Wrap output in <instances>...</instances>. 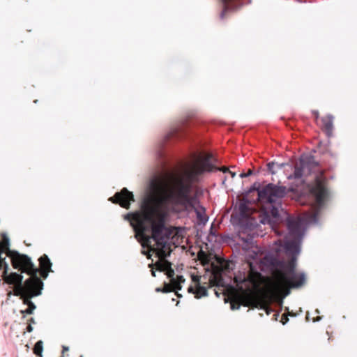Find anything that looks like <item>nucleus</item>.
<instances>
[{
	"mask_svg": "<svg viewBox=\"0 0 357 357\" xmlns=\"http://www.w3.org/2000/svg\"><path fill=\"white\" fill-rule=\"evenodd\" d=\"M151 275L153 276V277H155V272L154 271H151Z\"/></svg>",
	"mask_w": 357,
	"mask_h": 357,
	"instance_id": "nucleus-31",
	"label": "nucleus"
},
{
	"mask_svg": "<svg viewBox=\"0 0 357 357\" xmlns=\"http://www.w3.org/2000/svg\"><path fill=\"white\" fill-rule=\"evenodd\" d=\"M213 161V156L211 153H207L204 156L199 157L193 164L185 166L182 169L181 174L174 176L172 178L170 187L162 181H153L151 183V188L153 194L158 195L157 190L159 186L163 187L165 191L170 192L174 189V185L176 181H180L183 184L188 185L189 187L188 195L192 199V206L190 207L188 211L195 208L196 199L191 195V191L192 184L197 181L198 176L206 172H210L215 169H219L224 173L229 172V169L226 167H222L220 169L216 168L212 164Z\"/></svg>",
	"mask_w": 357,
	"mask_h": 357,
	"instance_id": "nucleus-5",
	"label": "nucleus"
},
{
	"mask_svg": "<svg viewBox=\"0 0 357 357\" xmlns=\"http://www.w3.org/2000/svg\"><path fill=\"white\" fill-rule=\"evenodd\" d=\"M162 288H160V287H158V288L155 289V291L157 292H162Z\"/></svg>",
	"mask_w": 357,
	"mask_h": 357,
	"instance_id": "nucleus-28",
	"label": "nucleus"
},
{
	"mask_svg": "<svg viewBox=\"0 0 357 357\" xmlns=\"http://www.w3.org/2000/svg\"><path fill=\"white\" fill-rule=\"evenodd\" d=\"M33 328L32 327V326L30 324H29L26 327V331L29 333H31L33 331Z\"/></svg>",
	"mask_w": 357,
	"mask_h": 357,
	"instance_id": "nucleus-24",
	"label": "nucleus"
},
{
	"mask_svg": "<svg viewBox=\"0 0 357 357\" xmlns=\"http://www.w3.org/2000/svg\"><path fill=\"white\" fill-rule=\"evenodd\" d=\"M40 269H38V273L40 272V276L43 279H46L48 276L50 272H52V263L48 257V256L45 254L43 255L38 259Z\"/></svg>",
	"mask_w": 357,
	"mask_h": 357,
	"instance_id": "nucleus-10",
	"label": "nucleus"
},
{
	"mask_svg": "<svg viewBox=\"0 0 357 357\" xmlns=\"http://www.w3.org/2000/svg\"><path fill=\"white\" fill-rule=\"evenodd\" d=\"M224 17V13H222L221 17L222 18Z\"/></svg>",
	"mask_w": 357,
	"mask_h": 357,
	"instance_id": "nucleus-33",
	"label": "nucleus"
},
{
	"mask_svg": "<svg viewBox=\"0 0 357 357\" xmlns=\"http://www.w3.org/2000/svg\"><path fill=\"white\" fill-rule=\"evenodd\" d=\"M333 121L334 116L331 114H327L321 118L320 128L328 137L333 135Z\"/></svg>",
	"mask_w": 357,
	"mask_h": 357,
	"instance_id": "nucleus-12",
	"label": "nucleus"
},
{
	"mask_svg": "<svg viewBox=\"0 0 357 357\" xmlns=\"http://www.w3.org/2000/svg\"><path fill=\"white\" fill-rule=\"evenodd\" d=\"M238 210L241 216L244 218H249L254 212L255 209L252 207L251 201L248 199H243L239 203Z\"/></svg>",
	"mask_w": 357,
	"mask_h": 357,
	"instance_id": "nucleus-13",
	"label": "nucleus"
},
{
	"mask_svg": "<svg viewBox=\"0 0 357 357\" xmlns=\"http://www.w3.org/2000/svg\"><path fill=\"white\" fill-rule=\"evenodd\" d=\"M251 174H252V169H249L248 171V172H246V173H241V174H240V176L241 178H245V177H247V176H250Z\"/></svg>",
	"mask_w": 357,
	"mask_h": 357,
	"instance_id": "nucleus-21",
	"label": "nucleus"
},
{
	"mask_svg": "<svg viewBox=\"0 0 357 357\" xmlns=\"http://www.w3.org/2000/svg\"><path fill=\"white\" fill-rule=\"evenodd\" d=\"M289 319H288V315L286 314H283L281 317V320L280 321L282 322V324H285L287 321H288Z\"/></svg>",
	"mask_w": 357,
	"mask_h": 357,
	"instance_id": "nucleus-20",
	"label": "nucleus"
},
{
	"mask_svg": "<svg viewBox=\"0 0 357 357\" xmlns=\"http://www.w3.org/2000/svg\"><path fill=\"white\" fill-rule=\"evenodd\" d=\"M218 262L220 264V267L222 271H229V270L232 269V267H231V264H232L231 261L218 259Z\"/></svg>",
	"mask_w": 357,
	"mask_h": 357,
	"instance_id": "nucleus-16",
	"label": "nucleus"
},
{
	"mask_svg": "<svg viewBox=\"0 0 357 357\" xmlns=\"http://www.w3.org/2000/svg\"><path fill=\"white\" fill-rule=\"evenodd\" d=\"M320 319H321V317H318L317 319H314V321H319Z\"/></svg>",
	"mask_w": 357,
	"mask_h": 357,
	"instance_id": "nucleus-32",
	"label": "nucleus"
},
{
	"mask_svg": "<svg viewBox=\"0 0 357 357\" xmlns=\"http://www.w3.org/2000/svg\"><path fill=\"white\" fill-rule=\"evenodd\" d=\"M68 350V348L67 347H65V346L63 347V353Z\"/></svg>",
	"mask_w": 357,
	"mask_h": 357,
	"instance_id": "nucleus-30",
	"label": "nucleus"
},
{
	"mask_svg": "<svg viewBox=\"0 0 357 357\" xmlns=\"http://www.w3.org/2000/svg\"><path fill=\"white\" fill-rule=\"evenodd\" d=\"M31 266L20 264V266L14 268L18 269L21 273H25L30 275L24 282L23 276L15 272L8 273V264L5 262L3 264V271L2 278L6 283L13 285V295L19 296L24 305H27V308L20 310L22 317L26 314H33L36 309V305L31 301V298L40 296L43 288V282L38 276V268L31 261Z\"/></svg>",
	"mask_w": 357,
	"mask_h": 357,
	"instance_id": "nucleus-3",
	"label": "nucleus"
},
{
	"mask_svg": "<svg viewBox=\"0 0 357 357\" xmlns=\"http://www.w3.org/2000/svg\"><path fill=\"white\" fill-rule=\"evenodd\" d=\"M289 315L293 316V313H289Z\"/></svg>",
	"mask_w": 357,
	"mask_h": 357,
	"instance_id": "nucleus-34",
	"label": "nucleus"
},
{
	"mask_svg": "<svg viewBox=\"0 0 357 357\" xmlns=\"http://www.w3.org/2000/svg\"><path fill=\"white\" fill-rule=\"evenodd\" d=\"M192 280L195 282V288L192 286L189 287L188 289V292L194 294L196 298L206 296L208 294L207 289L205 287L200 285L199 278L198 276L193 275L192 277Z\"/></svg>",
	"mask_w": 357,
	"mask_h": 357,
	"instance_id": "nucleus-11",
	"label": "nucleus"
},
{
	"mask_svg": "<svg viewBox=\"0 0 357 357\" xmlns=\"http://www.w3.org/2000/svg\"><path fill=\"white\" fill-rule=\"evenodd\" d=\"M310 192L314 197V202L311 206L310 211L306 213V220L315 223L318 221L321 208L328 194L322 175L316 176L314 183L310 186Z\"/></svg>",
	"mask_w": 357,
	"mask_h": 357,
	"instance_id": "nucleus-7",
	"label": "nucleus"
},
{
	"mask_svg": "<svg viewBox=\"0 0 357 357\" xmlns=\"http://www.w3.org/2000/svg\"><path fill=\"white\" fill-rule=\"evenodd\" d=\"M286 225L288 234L283 240H278V243L292 257L288 261L277 262V267L272 273L273 280L270 282L268 288L273 293L286 291L287 295L289 289L302 287L305 283L306 278L303 273L296 271V255L299 253V246L303 236V221L300 218L288 217Z\"/></svg>",
	"mask_w": 357,
	"mask_h": 357,
	"instance_id": "nucleus-2",
	"label": "nucleus"
},
{
	"mask_svg": "<svg viewBox=\"0 0 357 357\" xmlns=\"http://www.w3.org/2000/svg\"><path fill=\"white\" fill-rule=\"evenodd\" d=\"M165 273L167 276L170 278V282L173 284V285H174V287L177 289H181V283L185 282L184 278L182 275H178L176 278H174V277L175 273L172 266L169 267L167 271H165Z\"/></svg>",
	"mask_w": 357,
	"mask_h": 357,
	"instance_id": "nucleus-14",
	"label": "nucleus"
},
{
	"mask_svg": "<svg viewBox=\"0 0 357 357\" xmlns=\"http://www.w3.org/2000/svg\"><path fill=\"white\" fill-rule=\"evenodd\" d=\"M30 324L31 325L33 324H36V321H35V319L34 318L31 317L30 318L29 320H28V324Z\"/></svg>",
	"mask_w": 357,
	"mask_h": 357,
	"instance_id": "nucleus-25",
	"label": "nucleus"
},
{
	"mask_svg": "<svg viewBox=\"0 0 357 357\" xmlns=\"http://www.w3.org/2000/svg\"><path fill=\"white\" fill-rule=\"evenodd\" d=\"M181 128H176V129L174 131V135H178V132H179V131H180V130H181Z\"/></svg>",
	"mask_w": 357,
	"mask_h": 357,
	"instance_id": "nucleus-26",
	"label": "nucleus"
},
{
	"mask_svg": "<svg viewBox=\"0 0 357 357\" xmlns=\"http://www.w3.org/2000/svg\"><path fill=\"white\" fill-rule=\"evenodd\" d=\"M238 303V299L237 301H234L231 303V307L232 310L236 309L237 303Z\"/></svg>",
	"mask_w": 357,
	"mask_h": 357,
	"instance_id": "nucleus-22",
	"label": "nucleus"
},
{
	"mask_svg": "<svg viewBox=\"0 0 357 357\" xmlns=\"http://www.w3.org/2000/svg\"><path fill=\"white\" fill-rule=\"evenodd\" d=\"M312 164L307 157H302L296 162L294 166V175L289 176V178H301L306 176L311 172Z\"/></svg>",
	"mask_w": 357,
	"mask_h": 357,
	"instance_id": "nucleus-9",
	"label": "nucleus"
},
{
	"mask_svg": "<svg viewBox=\"0 0 357 357\" xmlns=\"http://www.w3.org/2000/svg\"><path fill=\"white\" fill-rule=\"evenodd\" d=\"M61 357H63V356H61Z\"/></svg>",
	"mask_w": 357,
	"mask_h": 357,
	"instance_id": "nucleus-36",
	"label": "nucleus"
},
{
	"mask_svg": "<svg viewBox=\"0 0 357 357\" xmlns=\"http://www.w3.org/2000/svg\"><path fill=\"white\" fill-rule=\"evenodd\" d=\"M243 271H238L234 277V282L243 294L238 297L236 309L241 305L249 307L251 309L260 308L266 310L269 314L271 310L268 306V301L264 295H260L253 290H258L264 282V276L257 271L250 261L245 264Z\"/></svg>",
	"mask_w": 357,
	"mask_h": 357,
	"instance_id": "nucleus-4",
	"label": "nucleus"
},
{
	"mask_svg": "<svg viewBox=\"0 0 357 357\" xmlns=\"http://www.w3.org/2000/svg\"><path fill=\"white\" fill-rule=\"evenodd\" d=\"M255 192L257 205L261 208L259 222L271 225L272 219L279 215L280 199L285 195L286 188L269 183Z\"/></svg>",
	"mask_w": 357,
	"mask_h": 357,
	"instance_id": "nucleus-6",
	"label": "nucleus"
},
{
	"mask_svg": "<svg viewBox=\"0 0 357 357\" xmlns=\"http://www.w3.org/2000/svg\"><path fill=\"white\" fill-rule=\"evenodd\" d=\"M275 165V163L274 162H269L268 163L267 165V167H268V170L272 173V174H275V171H274V166Z\"/></svg>",
	"mask_w": 357,
	"mask_h": 357,
	"instance_id": "nucleus-19",
	"label": "nucleus"
},
{
	"mask_svg": "<svg viewBox=\"0 0 357 357\" xmlns=\"http://www.w3.org/2000/svg\"><path fill=\"white\" fill-rule=\"evenodd\" d=\"M43 342L42 340H38L34 345L33 349V353L39 356L43 357Z\"/></svg>",
	"mask_w": 357,
	"mask_h": 357,
	"instance_id": "nucleus-17",
	"label": "nucleus"
},
{
	"mask_svg": "<svg viewBox=\"0 0 357 357\" xmlns=\"http://www.w3.org/2000/svg\"><path fill=\"white\" fill-rule=\"evenodd\" d=\"M228 172L231 174V176L232 178H234V177L236 176V173H235V172H231V171H229V172Z\"/></svg>",
	"mask_w": 357,
	"mask_h": 357,
	"instance_id": "nucleus-27",
	"label": "nucleus"
},
{
	"mask_svg": "<svg viewBox=\"0 0 357 357\" xmlns=\"http://www.w3.org/2000/svg\"><path fill=\"white\" fill-rule=\"evenodd\" d=\"M175 290H178L176 288L174 287V285L171 282L170 284L165 283L164 287L162 288V293H168L172 292Z\"/></svg>",
	"mask_w": 357,
	"mask_h": 357,
	"instance_id": "nucleus-18",
	"label": "nucleus"
},
{
	"mask_svg": "<svg viewBox=\"0 0 357 357\" xmlns=\"http://www.w3.org/2000/svg\"><path fill=\"white\" fill-rule=\"evenodd\" d=\"M80 357H83L82 356H81Z\"/></svg>",
	"mask_w": 357,
	"mask_h": 357,
	"instance_id": "nucleus-35",
	"label": "nucleus"
},
{
	"mask_svg": "<svg viewBox=\"0 0 357 357\" xmlns=\"http://www.w3.org/2000/svg\"><path fill=\"white\" fill-rule=\"evenodd\" d=\"M312 114L315 118V120L316 121H318L319 118V113L318 111L317 110H314V111H312Z\"/></svg>",
	"mask_w": 357,
	"mask_h": 357,
	"instance_id": "nucleus-23",
	"label": "nucleus"
},
{
	"mask_svg": "<svg viewBox=\"0 0 357 357\" xmlns=\"http://www.w3.org/2000/svg\"><path fill=\"white\" fill-rule=\"evenodd\" d=\"M275 229V232L278 234V235H281V233L278 231V229Z\"/></svg>",
	"mask_w": 357,
	"mask_h": 357,
	"instance_id": "nucleus-29",
	"label": "nucleus"
},
{
	"mask_svg": "<svg viewBox=\"0 0 357 357\" xmlns=\"http://www.w3.org/2000/svg\"><path fill=\"white\" fill-rule=\"evenodd\" d=\"M197 257L203 265L208 264L211 261V256L203 250L198 252Z\"/></svg>",
	"mask_w": 357,
	"mask_h": 357,
	"instance_id": "nucleus-15",
	"label": "nucleus"
},
{
	"mask_svg": "<svg viewBox=\"0 0 357 357\" xmlns=\"http://www.w3.org/2000/svg\"><path fill=\"white\" fill-rule=\"evenodd\" d=\"M158 195L154 194L152 199L145 200L142 204L141 211L128 213L124 215L133 228L136 237H140L142 247H146L148 252L142 251V254L150 259L151 252L159 258L155 263L157 268L160 271H167L172 264L165 259L171 252L169 240L174 235V227H166L167 212L174 213L188 211L192 206V199L188 195V185L177 181L174 189L170 192L159 186Z\"/></svg>",
	"mask_w": 357,
	"mask_h": 357,
	"instance_id": "nucleus-1",
	"label": "nucleus"
},
{
	"mask_svg": "<svg viewBox=\"0 0 357 357\" xmlns=\"http://www.w3.org/2000/svg\"><path fill=\"white\" fill-rule=\"evenodd\" d=\"M109 201L119 204L122 208L129 209L131 202H135V198L132 192L123 188L120 192H116L113 197L109 198Z\"/></svg>",
	"mask_w": 357,
	"mask_h": 357,
	"instance_id": "nucleus-8",
	"label": "nucleus"
}]
</instances>
